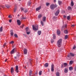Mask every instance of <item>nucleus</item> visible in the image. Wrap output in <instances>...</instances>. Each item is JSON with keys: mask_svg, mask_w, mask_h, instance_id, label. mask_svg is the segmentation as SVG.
<instances>
[{"mask_svg": "<svg viewBox=\"0 0 76 76\" xmlns=\"http://www.w3.org/2000/svg\"><path fill=\"white\" fill-rule=\"evenodd\" d=\"M35 74H36V75H38V72L36 71V72H35Z\"/></svg>", "mask_w": 76, "mask_h": 76, "instance_id": "obj_54", "label": "nucleus"}, {"mask_svg": "<svg viewBox=\"0 0 76 76\" xmlns=\"http://www.w3.org/2000/svg\"><path fill=\"white\" fill-rule=\"evenodd\" d=\"M41 9V6H40L39 7L36 9V11H38V10H39Z\"/></svg>", "mask_w": 76, "mask_h": 76, "instance_id": "obj_16", "label": "nucleus"}, {"mask_svg": "<svg viewBox=\"0 0 76 76\" xmlns=\"http://www.w3.org/2000/svg\"><path fill=\"white\" fill-rule=\"evenodd\" d=\"M16 10H17V8H15V9L14 10V12H16Z\"/></svg>", "mask_w": 76, "mask_h": 76, "instance_id": "obj_44", "label": "nucleus"}, {"mask_svg": "<svg viewBox=\"0 0 76 76\" xmlns=\"http://www.w3.org/2000/svg\"><path fill=\"white\" fill-rule=\"evenodd\" d=\"M3 31V27H1L0 28V32H2Z\"/></svg>", "mask_w": 76, "mask_h": 76, "instance_id": "obj_28", "label": "nucleus"}, {"mask_svg": "<svg viewBox=\"0 0 76 76\" xmlns=\"http://www.w3.org/2000/svg\"><path fill=\"white\" fill-rule=\"evenodd\" d=\"M64 33L65 34H68V31H67V30H65L64 31Z\"/></svg>", "mask_w": 76, "mask_h": 76, "instance_id": "obj_23", "label": "nucleus"}, {"mask_svg": "<svg viewBox=\"0 0 76 76\" xmlns=\"http://www.w3.org/2000/svg\"><path fill=\"white\" fill-rule=\"evenodd\" d=\"M31 59H30V64H31Z\"/></svg>", "mask_w": 76, "mask_h": 76, "instance_id": "obj_61", "label": "nucleus"}, {"mask_svg": "<svg viewBox=\"0 0 76 76\" xmlns=\"http://www.w3.org/2000/svg\"><path fill=\"white\" fill-rule=\"evenodd\" d=\"M27 34H28V35H29V34H30V32L29 31L27 32Z\"/></svg>", "mask_w": 76, "mask_h": 76, "instance_id": "obj_47", "label": "nucleus"}, {"mask_svg": "<svg viewBox=\"0 0 76 76\" xmlns=\"http://www.w3.org/2000/svg\"><path fill=\"white\" fill-rule=\"evenodd\" d=\"M66 16H65V15H64V18H66Z\"/></svg>", "mask_w": 76, "mask_h": 76, "instance_id": "obj_62", "label": "nucleus"}, {"mask_svg": "<svg viewBox=\"0 0 76 76\" xmlns=\"http://www.w3.org/2000/svg\"><path fill=\"white\" fill-rule=\"evenodd\" d=\"M64 67H66L67 66V63H65L64 64Z\"/></svg>", "mask_w": 76, "mask_h": 76, "instance_id": "obj_17", "label": "nucleus"}, {"mask_svg": "<svg viewBox=\"0 0 76 76\" xmlns=\"http://www.w3.org/2000/svg\"><path fill=\"white\" fill-rule=\"evenodd\" d=\"M57 33L58 35H60V30H57Z\"/></svg>", "mask_w": 76, "mask_h": 76, "instance_id": "obj_11", "label": "nucleus"}, {"mask_svg": "<svg viewBox=\"0 0 76 76\" xmlns=\"http://www.w3.org/2000/svg\"><path fill=\"white\" fill-rule=\"evenodd\" d=\"M18 58V57H17V56H15L14 57V59H17V58Z\"/></svg>", "mask_w": 76, "mask_h": 76, "instance_id": "obj_49", "label": "nucleus"}, {"mask_svg": "<svg viewBox=\"0 0 76 76\" xmlns=\"http://www.w3.org/2000/svg\"><path fill=\"white\" fill-rule=\"evenodd\" d=\"M32 73V71L31 70H30L29 72V76H31Z\"/></svg>", "mask_w": 76, "mask_h": 76, "instance_id": "obj_14", "label": "nucleus"}, {"mask_svg": "<svg viewBox=\"0 0 76 76\" xmlns=\"http://www.w3.org/2000/svg\"><path fill=\"white\" fill-rule=\"evenodd\" d=\"M71 6H74V3H73V1H72L71 3Z\"/></svg>", "mask_w": 76, "mask_h": 76, "instance_id": "obj_21", "label": "nucleus"}, {"mask_svg": "<svg viewBox=\"0 0 76 76\" xmlns=\"http://www.w3.org/2000/svg\"><path fill=\"white\" fill-rule=\"evenodd\" d=\"M69 69L70 70H73V67L70 66L69 67Z\"/></svg>", "mask_w": 76, "mask_h": 76, "instance_id": "obj_33", "label": "nucleus"}, {"mask_svg": "<svg viewBox=\"0 0 76 76\" xmlns=\"http://www.w3.org/2000/svg\"><path fill=\"white\" fill-rule=\"evenodd\" d=\"M13 72H14V68L13 67H11V73L12 75H13Z\"/></svg>", "mask_w": 76, "mask_h": 76, "instance_id": "obj_6", "label": "nucleus"}, {"mask_svg": "<svg viewBox=\"0 0 76 76\" xmlns=\"http://www.w3.org/2000/svg\"><path fill=\"white\" fill-rule=\"evenodd\" d=\"M45 67H47L48 66V63H46L45 64Z\"/></svg>", "mask_w": 76, "mask_h": 76, "instance_id": "obj_19", "label": "nucleus"}, {"mask_svg": "<svg viewBox=\"0 0 76 76\" xmlns=\"http://www.w3.org/2000/svg\"><path fill=\"white\" fill-rule=\"evenodd\" d=\"M59 13H60V10H58L55 13L56 16H58V15L59 14Z\"/></svg>", "mask_w": 76, "mask_h": 76, "instance_id": "obj_7", "label": "nucleus"}, {"mask_svg": "<svg viewBox=\"0 0 76 76\" xmlns=\"http://www.w3.org/2000/svg\"><path fill=\"white\" fill-rule=\"evenodd\" d=\"M75 26V25H73L71 26V27H74Z\"/></svg>", "mask_w": 76, "mask_h": 76, "instance_id": "obj_52", "label": "nucleus"}, {"mask_svg": "<svg viewBox=\"0 0 76 76\" xmlns=\"http://www.w3.org/2000/svg\"><path fill=\"white\" fill-rule=\"evenodd\" d=\"M53 39H56V36L54 34H53Z\"/></svg>", "mask_w": 76, "mask_h": 76, "instance_id": "obj_31", "label": "nucleus"}, {"mask_svg": "<svg viewBox=\"0 0 76 76\" xmlns=\"http://www.w3.org/2000/svg\"><path fill=\"white\" fill-rule=\"evenodd\" d=\"M20 16V15H19V14H18V16Z\"/></svg>", "mask_w": 76, "mask_h": 76, "instance_id": "obj_64", "label": "nucleus"}, {"mask_svg": "<svg viewBox=\"0 0 76 76\" xmlns=\"http://www.w3.org/2000/svg\"><path fill=\"white\" fill-rule=\"evenodd\" d=\"M56 76H60V73L58 72H57L56 73Z\"/></svg>", "mask_w": 76, "mask_h": 76, "instance_id": "obj_18", "label": "nucleus"}, {"mask_svg": "<svg viewBox=\"0 0 76 76\" xmlns=\"http://www.w3.org/2000/svg\"><path fill=\"white\" fill-rule=\"evenodd\" d=\"M20 56V53H17V57H19Z\"/></svg>", "mask_w": 76, "mask_h": 76, "instance_id": "obj_24", "label": "nucleus"}, {"mask_svg": "<svg viewBox=\"0 0 76 76\" xmlns=\"http://www.w3.org/2000/svg\"><path fill=\"white\" fill-rule=\"evenodd\" d=\"M42 17V15H39L38 16V18H41Z\"/></svg>", "mask_w": 76, "mask_h": 76, "instance_id": "obj_36", "label": "nucleus"}, {"mask_svg": "<svg viewBox=\"0 0 76 76\" xmlns=\"http://www.w3.org/2000/svg\"><path fill=\"white\" fill-rule=\"evenodd\" d=\"M28 6H29V4H31V2H30V1H28Z\"/></svg>", "mask_w": 76, "mask_h": 76, "instance_id": "obj_48", "label": "nucleus"}, {"mask_svg": "<svg viewBox=\"0 0 76 76\" xmlns=\"http://www.w3.org/2000/svg\"><path fill=\"white\" fill-rule=\"evenodd\" d=\"M75 71H76V66H75Z\"/></svg>", "mask_w": 76, "mask_h": 76, "instance_id": "obj_57", "label": "nucleus"}, {"mask_svg": "<svg viewBox=\"0 0 76 76\" xmlns=\"http://www.w3.org/2000/svg\"><path fill=\"white\" fill-rule=\"evenodd\" d=\"M68 10H71V9H72V7L70 6L68 7Z\"/></svg>", "mask_w": 76, "mask_h": 76, "instance_id": "obj_29", "label": "nucleus"}, {"mask_svg": "<svg viewBox=\"0 0 76 76\" xmlns=\"http://www.w3.org/2000/svg\"><path fill=\"white\" fill-rule=\"evenodd\" d=\"M68 36L67 35H66L65 36V39H67L68 38Z\"/></svg>", "mask_w": 76, "mask_h": 76, "instance_id": "obj_27", "label": "nucleus"}, {"mask_svg": "<svg viewBox=\"0 0 76 76\" xmlns=\"http://www.w3.org/2000/svg\"><path fill=\"white\" fill-rule=\"evenodd\" d=\"M33 29L34 31H38V26H35L34 25L32 26Z\"/></svg>", "mask_w": 76, "mask_h": 76, "instance_id": "obj_2", "label": "nucleus"}, {"mask_svg": "<svg viewBox=\"0 0 76 76\" xmlns=\"http://www.w3.org/2000/svg\"><path fill=\"white\" fill-rule=\"evenodd\" d=\"M26 19V17H22L21 18L22 19Z\"/></svg>", "mask_w": 76, "mask_h": 76, "instance_id": "obj_40", "label": "nucleus"}, {"mask_svg": "<svg viewBox=\"0 0 76 76\" xmlns=\"http://www.w3.org/2000/svg\"><path fill=\"white\" fill-rule=\"evenodd\" d=\"M22 10L24 12L25 10H24V8H22V7L21 8V11H22Z\"/></svg>", "mask_w": 76, "mask_h": 76, "instance_id": "obj_42", "label": "nucleus"}, {"mask_svg": "<svg viewBox=\"0 0 76 76\" xmlns=\"http://www.w3.org/2000/svg\"><path fill=\"white\" fill-rule=\"evenodd\" d=\"M5 7H6L7 8H10V7H11L10 5L8 4H5Z\"/></svg>", "mask_w": 76, "mask_h": 76, "instance_id": "obj_13", "label": "nucleus"}, {"mask_svg": "<svg viewBox=\"0 0 76 76\" xmlns=\"http://www.w3.org/2000/svg\"><path fill=\"white\" fill-rule=\"evenodd\" d=\"M54 42V40L53 39H51V43H53Z\"/></svg>", "mask_w": 76, "mask_h": 76, "instance_id": "obj_46", "label": "nucleus"}, {"mask_svg": "<svg viewBox=\"0 0 76 76\" xmlns=\"http://www.w3.org/2000/svg\"><path fill=\"white\" fill-rule=\"evenodd\" d=\"M15 71L17 73L19 72V71L18 70V65L15 66Z\"/></svg>", "mask_w": 76, "mask_h": 76, "instance_id": "obj_5", "label": "nucleus"}, {"mask_svg": "<svg viewBox=\"0 0 76 76\" xmlns=\"http://www.w3.org/2000/svg\"><path fill=\"white\" fill-rule=\"evenodd\" d=\"M73 64V61H70L69 62V64L71 65V64Z\"/></svg>", "mask_w": 76, "mask_h": 76, "instance_id": "obj_30", "label": "nucleus"}, {"mask_svg": "<svg viewBox=\"0 0 76 76\" xmlns=\"http://www.w3.org/2000/svg\"><path fill=\"white\" fill-rule=\"evenodd\" d=\"M24 12H25V13H27V12H28V10H27L26 9L24 10Z\"/></svg>", "mask_w": 76, "mask_h": 76, "instance_id": "obj_39", "label": "nucleus"}, {"mask_svg": "<svg viewBox=\"0 0 76 76\" xmlns=\"http://www.w3.org/2000/svg\"><path fill=\"white\" fill-rule=\"evenodd\" d=\"M24 54H27V49H24Z\"/></svg>", "mask_w": 76, "mask_h": 76, "instance_id": "obj_9", "label": "nucleus"}, {"mask_svg": "<svg viewBox=\"0 0 76 76\" xmlns=\"http://www.w3.org/2000/svg\"><path fill=\"white\" fill-rule=\"evenodd\" d=\"M54 64H52L51 67V70L52 71V72H54Z\"/></svg>", "mask_w": 76, "mask_h": 76, "instance_id": "obj_4", "label": "nucleus"}, {"mask_svg": "<svg viewBox=\"0 0 76 76\" xmlns=\"http://www.w3.org/2000/svg\"><path fill=\"white\" fill-rule=\"evenodd\" d=\"M20 28H23L24 27V25H23L22 26H20Z\"/></svg>", "mask_w": 76, "mask_h": 76, "instance_id": "obj_41", "label": "nucleus"}, {"mask_svg": "<svg viewBox=\"0 0 76 76\" xmlns=\"http://www.w3.org/2000/svg\"><path fill=\"white\" fill-rule=\"evenodd\" d=\"M45 19H46V17H43L42 20L43 21H45Z\"/></svg>", "mask_w": 76, "mask_h": 76, "instance_id": "obj_22", "label": "nucleus"}, {"mask_svg": "<svg viewBox=\"0 0 76 76\" xmlns=\"http://www.w3.org/2000/svg\"><path fill=\"white\" fill-rule=\"evenodd\" d=\"M26 32H28V30H29V28L26 27Z\"/></svg>", "mask_w": 76, "mask_h": 76, "instance_id": "obj_32", "label": "nucleus"}, {"mask_svg": "<svg viewBox=\"0 0 76 76\" xmlns=\"http://www.w3.org/2000/svg\"><path fill=\"white\" fill-rule=\"evenodd\" d=\"M63 67H64V66L63 64H62L61 65V68H63Z\"/></svg>", "mask_w": 76, "mask_h": 76, "instance_id": "obj_50", "label": "nucleus"}, {"mask_svg": "<svg viewBox=\"0 0 76 76\" xmlns=\"http://www.w3.org/2000/svg\"><path fill=\"white\" fill-rule=\"evenodd\" d=\"M15 49H13L11 52V54H13L14 52Z\"/></svg>", "mask_w": 76, "mask_h": 76, "instance_id": "obj_20", "label": "nucleus"}, {"mask_svg": "<svg viewBox=\"0 0 76 76\" xmlns=\"http://www.w3.org/2000/svg\"><path fill=\"white\" fill-rule=\"evenodd\" d=\"M58 3L59 4V5H61V3H62V2H61V1H58Z\"/></svg>", "mask_w": 76, "mask_h": 76, "instance_id": "obj_25", "label": "nucleus"}, {"mask_svg": "<svg viewBox=\"0 0 76 76\" xmlns=\"http://www.w3.org/2000/svg\"><path fill=\"white\" fill-rule=\"evenodd\" d=\"M37 34L39 35H40L41 34V31H37Z\"/></svg>", "mask_w": 76, "mask_h": 76, "instance_id": "obj_15", "label": "nucleus"}, {"mask_svg": "<svg viewBox=\"0 0 76 76\" xmlns=\"http://www.w3.org/2000/svg\"><path fill=\"white\" fill-rule=\"evenodd\" d=\"M70 16H68L67 17V19L68 20H69L70 19Z\"/></svg>", "mask_w": 76, "mask_h": 76, "instance_id": "obj_37", "label": "nucleus"}, {"mask_svg": "<svg viewBox=\"0 0 76 76\" xmlns=\"http://www.w3.org/2000/svg\"><path fill=\"white\" fill-rule=\"evenodd\" d=\"M75 48H76V46H74V47H73V49L74 50H75Z\"/></svg>", "mask_w": 76, "mask_h": 76, "instance_id": "obj_56", "label": "nucleus"}, {"mask_svg": "<svg viewBox=\"0 0 76 76\" xmlns=\"http://www.w3.org/2000/svg\"><path fill=\"white\" fill-rule=\"evenodd\" d=\"M6 45V43H5L4 45V46Z\"/></svg>", "mask_w": 76, "mask_h": 76, "instance_id": "obj_53", "label": "nucleus"}, {"mask_svg": "<svg viewBox=\"0 0 76 76\" xmlns=\"http://www.w3.org/2000/svg\"><path fill=\"white\" fill-rule=\"evenodd\" d=\"M10 44H13L14 43V41H12L11 42H10Z\"/></svg>", "mask_w": 76, "mask_h": 76, "instance_id": "obj_43", "label": "nucleus"}, {"mask_svg": "<svg viewBox=\"0 0 76 76\" xmlns=\"http://www.w3.org/2000/svg\"><path fill=\"white\" fill-rule=\"evenodd\" d=\"M8 18H10V15H9Z\"/></svg>", "mask_w": 76, "mask_h": 76, "instance_id": "obj_59", "label": "nucleus"}, {"mask_svg": "<svg viewBox=\"0 0 76 76\" xmlns=\"http://www.w3.org/2000/svg\"><path fill=\"white\" fill-rule=\"evenodd\" d=\"M10 35L11 36H13V30H11L10 31Z\"/></svg>", "mask_w": 76, "mask_h": 76, "instance_id": "obj_12", "label": "nucleus"}, {"mask_svg": "<svg viewBox=\"0 0 76 76\" xmlns=\"http://www.w3.org/2000/svg\"><path fill=\"white\" fill-rule=\"evenodd\" d=\"M49 4L50 3H47L46 4V5L47 6H48V5H49Z\"/></svg>", "mask_w": 76, "mask_h": 76, "instance_id": "obj_45", "label": "nucleus"}, {"mask_svg": "<svg viewBox=\"0 0 76 76\" xmlns=\"http://www.w3.org/2000/svg\"><path fill=\"white\" fill-rule=\"evenodd\" d=\"M42 74V71H40L39 72V75H41Z\"/></svg>", "mask_w": 76, "mask_h": 76, "instance_id": "obj_34", "label": "nucleus"}, {"mask_svg": "<svg viewBox=\"0 0 76 76\" xmlns=\"http://www.w3.org/2000/svg\"><path fill=\"white\" fill-rule=\"evenodd\" d=\"M17 24L18 25H20V24H21V23H20V20H17Z\"/></svg>", "mask_w": 76, "mask_h": 76, "instance_id": "obj_8", "label": "nucleus"}, {"mask_svg": "<svg viewBox=\"0 0 76 76\" xmlns=\"http://www.w3.org/2000/svg\"><path fill=\"white\" fill-rule=\"evenodd\" d=\"M9 22L10 23H11L12 22V20L11 19L10 20H9Z\"/></svg>", "mask_w": 76, "mask_h": 76, "instance_id": "obj_51", "label": "nucleus"}, {"mask_svg": "<svg viewBox=\"0 0 76 76\" xmlns=\"http://www.w3.org/2000/svg\"><path fill=\"white\" fill-rule=\"evenodd\" d=\"M41 23L42 26H44V22L42 21H41Z\"/></svg>", "mask_w": 76, "mask_h": 76, "instance_id": "obj_26", "label": "nucleus"}, {"mask_svg": "<svg viewBox=\"0 0 76 76\" xmlns=\"http://www.w3.org/2000/svg\"><path fill=\"white\" fill-rule=\"evenodd\" d=\"M56 18V17H54L53 18V19H55Z\"/></svg>", "mask_w": 76, "mask_h": 76, "instance_id": "obj_63", "label": "nucleus"}, {"mask_svg": "<svg viewBox=\"0 0 76 76\" xmlns=\"http://www.w3.org/2000/svg\"><path fill=\"white\" fill-rule=\"evenodd\" d=\"M67 57H70V55H68V56H67Z\"/></svg>", "mask_w": 76, "mask_h": 76, "instance_id": "obj_60", "label": "nucleus"}, {"mask_svg": "<svg viewBox=\"0 0 76 76\" xmlns=\"http://www.w3.org/2000/svg\"><path fill=\"white\" fill-rule=\"evenodd\" d=\"M70 55L71 56H72V57H73V56H74V54H73L72 53H70Z\"/></svg>", "mask_w": 76, "mask_h": 76, "instance_id": "obj_38", "label": "nucleus"}, {"mask_svg": "<svg viewBox=\"0 0 76 76\" xmlns=\"http://www.w3.org/2000/svg\"><path fill=\"white\" fill-rule=\"evenodd\" d=\"M57 7V5L55 6L54 4H52L50 6L51 9H52L53 10V9H55V7Z\"/></svg>", "mask_w": 76, "mask_h": 76, "instance_id": "obj_3", "label": "nucleus"}, {"mask_svg": "<svg viewBox=\"0 0 76 76\" xmlns=\"http://www.w3.org/2000/svg\"><path fill=\"white\" fill-rule=\"evenodd\" d=\"M62 44V39H60L57 42V45L58 47H60Z\"/></svg>", "mask_w": 76, "mask_h": 76, "instance_id": "obj_1", "label": "nucleus"}, {"mask_svg": "<svg viewBox=\"0 0 76 76\" xmlns=\"http://www.w3.org/2000/svg\"><path fill=\"white\" fill-rule=\"evenodd\" d=\"M64 72V73H67V72H68V69L67 68H65Z\"/></svg>", "mask_w": 76, "mask_h": 76, "instance_id": "obj_10", "label": "nucleus"}, {"mask_svg": "<svg viewBox=\"0 0 76 76\" xmlns=\"http://www.w3.org/2000/svg\"><path fill=\"white\" fill-rule=\"evenodd\" d=\"M14 37H16V38H18V35L16 34H14Z\"/></svg>", "mask_w": 76, "mask_h": 76, "instance_id": "obj_35", "label": "nucleus"}, {"mask_svg": "<svg viewBox=\"0 0 76 76\" xmlns=\"http://www.w3.org/2000/svg\"><path fill=\"white\" fill-rule=\"evenodd\" d=\"M64 27L65 28H66V27H67V24H65L64 25Z\"/></svg>", "mask_w": 76, "mask_h": 76, "instance_id": "obj_55", "label": "nucleus"}, {"mask_svg": "<svg viewBox=\"0 0 76 76\" xmlns=\"http://www.w3.org/2000/svg\"><path fill=\"white\" fill-rule=\"evenodd\" d=\"M7 60V59H6V60H5V62H6Z\"/></svg>", "mask_w": 76, "mask_h": 76, "instance_id": "obj_58", "label": "nucleus"}]
</instances>
